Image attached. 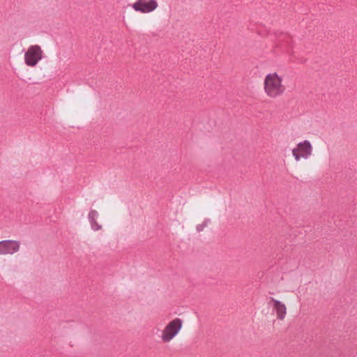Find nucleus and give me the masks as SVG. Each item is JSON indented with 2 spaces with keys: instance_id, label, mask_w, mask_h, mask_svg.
<instances>
[{
  "instance_id": "1",
  "label": "nucleus",
  "mask_w": 357,
  "mask_h": 357,
  "mask_svg": "<svg viewBox=\"0 0 357 357\" xmlns=\"http://www.w3.org/2000/svg\"><path fill=\"white\" fill-rule=\"evenodd\" d=\"M264 89L268 97L275 98L284 93L286 87L282 84V78L277 73H271L265 77Z\"/></svg>"
},
{
  "instance_id": "2",
  "label": "nucleus",
  "mask_w": 357,
  "mask_h": 357,
  "mask_svg": "<svg viewBox=\"0 0 357 357\" xmlns=\"http://www.w3.org/2000/svg\"><path fill=\"white\" fill-rule=\"evenodd\" d=\"M183 321L179 318L171 321L163 329L161 339L164 342L171 341L179 332L182 327Z\"/></svg>"
},
{
  "instance_id": "3",
  "label": "nucleus",
  "mask_w": 357,
  "mask_h": 357,
  "mask_svg": "<svg viewBox=\"0 0 357 357\" xmlns=\"http://www.w3.org/2000/svg\"><path fill=\"white\" fill-rule=\"evenodd\" d=\"M43 56V52L39 45H31L24 54V62L28 66L34 67Z\"/></svg>"
},
{
  "instance_id": "4",
  "label": "nucleus",
  "mask_w": 357,
  "mask_h": 357,
  "mask_svg": "<svg viewBox=\"0 0 357 357\" xmlns=\"http://www.w3.org/2000/svg\"><path fill=\"white\" fill-rule=\"evenodd\" d=\"M312 152V146L308 140L298 143L296 147L292 150V154L296 161L300 160L301 158L307 159Z\"/></svg>"
},
{
  "instance_id": "5",
  "label": "nucleus",
  "mask_w": 357,
  "mask_h": 357,
  "mask_svg": "<svg viewBox=\"0 0 357 357\" xmlns=\"http://www.w3.org/2000/svg\"><path fill=\"white\" fill-rule=\"evenodd\" d=\"M20 242L14 240H3L0 241V255H13L18 252Z\"/></svg>"
},
{
  "instance_id": "6",
  "label": "nucleus",
  "mask_w": 357,
  "mask_h": 357,
  "mask_svg": "<svg viewBox=\"0 0 357 357\" xmlns=\"http://www.w3.org/2000/svg\"><path fill=\"white\" fill-rule=\"evenodd\" d=\"M158 6L156 0H137L132 6L135 11L146 13L155 10Z\"/></svg>"
},
{
  "instance_id": "7",
  "label": "nucleus",
  "mask_w": 357,
  "mask_h": 357,
  "mask_svg": "<svg viewBox=\"0 0 357 357\" xmlns=\"http://www.w3.org/2000/svg\"><path fill=\"white\" fill-rule=\"evenodd\" d=\"M271 303L273 309L276 313L277 319L279 320H283L287 314V307L285 304L280 301L275 300L273 297H270L268 305H271Z\"/></svg>"
},
{
  "instance_id": "8",
  "label": "nucleus",
  "mask_w": 357,
  "mask_h": 357,
  "mask_svg": "<svg viewBox=\"0 0 357 357\" xmlns=\"http://www.w3.org/2000/svg\"><path fill=\"white\" fill-rule=\"evenodd\" d=\"M98 215V213L95 210H91L89 213V220L91 223V228L95 231L99 230L102 228L101 225H100L96 222V218H97Z\"/></svg>"
},
{
  "instance_id": "9",
  "label": "nucleus",
  "mask_w": 357,
  "mask_h": 357,
  "mask_svg": "<svg viewBox=\"0 0 357 357\" xmlns=\"http://www.w3.org/2000/svg\"><path fill=\"white\" fill-rule=\"evenodd\" d=\"M210 222L208 219H206L202 224L198 225L197 226V231H202L204 227H206L208 225V223Z\"/></svg>"
}]
</instances>
